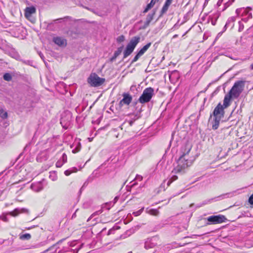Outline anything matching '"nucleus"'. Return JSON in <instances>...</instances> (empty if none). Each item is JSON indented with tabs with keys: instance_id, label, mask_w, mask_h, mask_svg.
Returning a JSON list of instances; mask_svg holds the SVG:
<instances>
[{
	"instance_id": "obj_1",
	"label": "nucleus",
	"mask_w": 253,
	"mask_h": 253,
	"mask_svg": "<svg viewBox=\"0 0 253 253\" xmlns=\"http://www.w3.org/2000/svg\"><path fill=\"white\" fill-rule=\"evenodd\" d=\"M192 145L190 143H186L182 146L180 150L181 155L177 161V165L175 166L174 169L172 171L175 173H180L183 170L191 166L196 159L193 153L191 150Z\"/></svg>"
},
{
	"instance_id": "obj_2",
	"label": "nucleus",
	"mask_w": 253,
	"mask_h": 253,
	"mask_svg": "<svg viewBox=\"0 0 253 253\" xmlns=\"http://www.w3.org/2000/svg\"><path fill=\"white\" fill-rule=\"evenodd\" d=\"M245 82L243 81H238L236 82L232 88L229 92L233 98H237L242 92L245 86Z\"/></svg>"
},
{
	"instance_id": "obj_3",
	"label": "nucleus",
	"mask_w": 253,
	"mask_h": 253,
	"mask_svg": "<svg viewBox=\"0 0 253 253\" xmlns=\"http://www.w3.org/2000/svg\"><path fill=\"white\" fill-rule=\"evenodd\" d=\"M140 40V38L138 36H135L131 38L124 51V58L127 57L131 54L137 44L139 42Z\"/></svg>"
},
{
	"instance_id": "obj_4",
	"label": "nucleus",
	"mask_w": 253,
	"mask_h": 253,
	"mask_svg": "<svg viewBox=\"0 0 253 253\" xmlns=\"http://www.w3.org/2000/svg\"><path fill=\"white\" fill-rule=\"evenodd\" d=\"M154 95V89L151 87L146 88L140 96L138 101L141 103H145L149 102Z\"/></svg>"
},
{
	"instance_id": "obj_5",
	"label": "nucleus",
	"mask_w": 253,
	"mask_h": 253,
	"mask_svg": "<svg viewBox=\"0 0 253 253\" xmlns=\"http://www.w3.org/2000/svg\"><path fill=\"white\" fill-rule=\"evenodd\" d=\"M105 79L99 77L95 73L91 74L88 78V83L92 86H99L102 85Z\"/></svg>"
},
{
	"instance_id": "obj_6",
	"label": "nucleus",
	"mask_w": 253,
	"mask_h": 253,
	"mask_svg": "<svg viewBox=\"0 0 253 253\" xmlns=\"http://www.w3.org/2000/svg\"><path fill=\"white\" fill-rule=\"evenodd\" d=\"M28 212V210L25 208L22 209H15L14 211L11 212H9L6 213H3L2 215H0V219H1L4 222H8V219L6 217V215L9 214L13 216H17L20 213L26 212Z\"/></svg>"
},
{
	"instance_id": "obj_7",
	"label": "nucleus",
	"mask_w": 253,
	"mask_h": 253,
	"mask_svg": "<svg viewBox=\"0 0 253 253\" xmlns=\"http://www.w3.org/2000/svg\"><path fill=\"white\" fill-rule=\"evenodd\" d=\"M207 219L208 221L207 223V225H210L211 224H217L224 222L226 220V218L224 215L219 214L218 215L210 216Z\"/></svg>"
},
{
	"instance_id": "obj_8",
	"label": "nucleus",
	"mask_w": 253,
	"mask_h": 253,
	"mask_svg": "<svg viewBox=\"0 0 253 253\" xmlns=\"http://www.w3.org/2000/svg\"><path fill=\"white\" fill-rule=\"evenodd\" d=\"M159 243V238L158 236H154L150 238H148L145 242L144 247L148 250L152 249L156 247Z\"/></svg>"
},
{
	"instance_id": "obj_9",
	"label": "nucleus",
	"mask_w": 253,
	"mask_h": 253,
	"mask_svg": "<svg viewBox=\"0 0 253 253\" xmlns=\"http://www.w3.org/2000/svg\"><path fill=\"white\" fill-rule=\"evenodd\" d=\"M225 108L221 104L218 103L216 107L214 108L213 115L214 117H217L221 119L224 117V109Z\"/></svg>"
},
{
	"instance_id": "obj_10",
	"label": "nucleus",
	"mask_w": 253,
	"mask_h": 253,
	"mask_svg": "<svg viewBox=\"0 0 253 253\" xmlns=\"http://www.w3.org/2000/svg\"><path fill=\"white\" fill-rule=\"evenodd\" d=\"M122 96L123 98L119 102L120 107H122L124 105H128L132 99L131 96L127 93H124Z\"/></svg>"
},
{
	"instance_id": "obj_11",
	"label": "nucleus",
	"mask_w": 253,
	"mask_h": 253,
	"mask_svg": "<svg viewBox=\"0 0 253 253\" xmlns=\"http://www.w3.org/2000/svg\"><path fill=\"white\" fill-rule=\"evenodd\" d=\"M43 181H44V180L43 179L42 181H39L37 182L33 183L31 185V186H30L31 189L36 192H38L42 190L43 188Z\"/></svg>"
},
{
	"instance_id": "obj_12",
	"label": "nucleus",
	"mask_w": 253,
	"mask_h": 253,
	"mask_svg": "<svg viewBox=\"0 0 253 253\" xmlns=\"http://www.w3.org/2000/svg\"><path fill=\"white\" fill-rule=\"evenodd\" d=\"M53 42L59 46H66L67 44L66 40L62 37H56L54 38Z\"/></svg>"
},
{
	"instance_id": "obj_13",
	"label": "nucleus",
	"mask_w": 253,
	"mask_h": 253,
	"mask_svg": "<svg viewBox=\"0 0 253 253\" xmlns=\"http://www.w3.org/2000/svg\"><path fill=\"white\" fill-rule=\"evenodd\" d=\"M251 10V9L250 7L246 8L244 7L236 9V13L238 15H241L242 16H246Z\"/></svg>"
},
{
	"instance_id": "obj_14",
	"label": "nucleus",
	"mask_w": 253,
	"mask_h": 253,
	"mask_svg": "<svg viewBox=\"0 0 253 253\" xmlns=\"http://www.w3.org/2000/svg\"><path fill=\"white\" fill-rule=\"evenodd\" d=\"M236 21L235 17H230L226 23L224 27V30L225 31L228 27H231L232 28L234 27V22Z\"/></svg>"
},
{
	"instance_id": "obj_15",
	"label": "nucleus",
	"mask_w": 253,
	"mask_h": 253,
	"mask_svg": "<svg viewBox=\"0 0 253 253\" xmlns=\"http://www.w3.org/2000/svg\"><path fill=\"white\" fill-rule=\"evenodd\" d=\"M36 12V8L34 7H26L25 10V16L27 18L29 17L31 15Z\"/></svg>"
},
{
	"instance_id": "obj_16",
	"label": "nucleus",
	"mask_w": 253,
	"mask_h": 253,
	"mask_svg": "<svg viewBox=\"0 0 253 253\" xmlns=\"http://www.w3.org/2000/svg\"><path fill=\"white\" fill-rule=\"evenodd\" d=\"M231 98H233L232 96L229 93L225 96L223 100V104L222 105L225 108H226L230 105V101Z\"/></svg>"
},
{
	"instance_id": "obj_17",
	"label": "nucleus",
	"mask_w": 253,
	"mask_h": 253,
	"mask_svg": "<svg viewBox=\"0 0 253 253\" xmlns=\"http://www.w3.org/2000/svg\"><path fill=\"white\" fill-rule=\"evenodd\" d=\"M154 14H155V12H153L152 13H150L147 15L146 18V21H145V23H144V26L145 27L149 26L150 22L153 19V16H154Z\"/></svg>"
},
{
	"instance_id": "obj_18",
	"label": "nucleus",
	"mask_w": 253,
	"mask_h": 253,
	"mask_svg": "<svg viewBox=\"0 0 253 253\" xmlns=\"http://www.w3.org/2000/svg\"><path fill=\"white\" fill-rule=\"evenodd\" d=\"M123 49V46H122L117 49V50L115 52L114 55L110 59L111 62H112L116 60V58L122 53Z\"/></svg>"
},
{
	"instance_id": "obj_19",
	"label": "nucleus",
	"mask_w": 253,
	"mask_h": 253,
	"mask_svg": "<svg viewBox=\"0 0 253 253\" xmlns=\"http://www.w3.org/2000/svg\"><path fill=\"white\" fill-rule=\"evenodd\" d=\"M220 120V118L214 117V120L212 123V128L213 129L215 130L218 127Z\"/></svg>"
},
{
	"instance_id": "obj_20",
	"label": "nucleus",
	"mask_w": 253,
	"mask_h": 253,
	"mask_svg": "<svg viewBox=\"0 0 253 253\" xmlns=\"http://www.w3.org/2000/svg\"><path fill=\"white\" fill-rule=\"evenodd\" d=\"M58 248L57 244H55L45 250L44 253L50 252V253H54L57 251Z\"/></svg>"
},
{
	"instance_id": "obj_21",
	"label": "nucleus",
	"mask_w": 253,
	"mask_h": 253,
	"mask_svg": "<svg viewBox=\"0 0 253 253\" xmlns=\"http://www.w3.org/2000/svg\"><path fill=\"white\" fill-rule=\"evenodd\" d=\"M146 212L150 215L155 216L158 215L159 213V211L158 210L153 209H149L147 208L146 210Z\"/></svg>"
},
{
	"instance_id": "obj_22",
	"label": "nucleus",
	"mask_w": 253,
	"mask_h": 253,
	"mask_svg": "<svg viewBox=\"0 0 253 253\" xmlns=\"http://www.w3.org/2000/svg\"><path fill=\"white\" fill-rule=\"evenodd\" d=\"M159 0H151L150 2L147 5L145 9L144 12H147L150 9H151L155 4Z\"/></svg>"
},
{
	"instance_id": "obj_23",
	"label": "nucleus",
	"mask_w": 253,
	"mask_h": 253,
	"mask_svg": "<svg viewBox=\"0 0 253 253\" xmlns=\"http://www.w3.org/2000/svg\"><path fill=\"white\" fill-rule=\"evenodd\" d=\"M151 45V42H149L147 44H146L145 45H144L138 52V53H139V54L142 55L149 48V47Z\"/></svg>"
},
{
	"instance_id": "obj_24",
	"label": "nucleus",
	"mask_w": 253,
	"mask_h": 253,
	"mask_svg": "<svg viewBox=\"0 0 253 253\" xmlns=\"http://www.w3.org/2000/svg\"><path fill=\"white\" fill-rule=\"evenodd\" d=\"M170 5V4L167 3V2L166 1L165 2V4L163 6L161 10V15L165 13L167 11L168 8Z\"/></svg>"
},
{
	"instance_id": "obj_25",
	"label": "nucleus",
	"mask_w": 253,
	"mask_h": 253,
	"mask_svg": "<svg viewBox=\"0 0 253 253\" xmlns=\"http://www.w3.org/2000/svg\"><path fill=\"white\" fill-rule=\"evenodd\" d=\"M31 238V235L29 233H26L23 235H21L20 236V239L21 240H30Z\"/></svg>"
},
{
	"instance_id": "obj_26",
	"label": "nucleus",
	"mask_w": 253,
	"mask_h": 253,
	"mask_svg": "<svg viewBox=\"0 0 253 253\" xmlns=\"http://www.w3.org/2000/svg\"><path fill=\"white\" fill-rule=\"evenodd\" d=\"M77 171V169L75 168H73L71 169H67L65 171L64 174L66 176H69L70 174H71L73 172H75Z\"/></svg>"
},
{
	"instance_id": "obj_27",
	"label": "nucleus",
	"mask_w": 253,
	"mask_h": 253,
	"mask_svg": "<svg viewBox=\"0 0 253 253\" xmlns=\"http://www.w3.org/2000/svg\"><path fill=\"white\" fill-rule=\"evenodd\" d=\"M3 79L6 81H10L12 79V77L9 73H5L3 75Z\"/></svg>"
},
{
	"instance_id": "obj_28",
	"label": "nucleus",
	"mask_w": 253,
	"mask_h": 253,
	"mask_svg": "<svg viewBox=\"0 0 253 253\" xmlns=\"http://www.w3.org/2000/svg\"><path fill=\"white\" fill-rule=\"evenodd\" d=\"M0 117L2 119H6L7 117V113L2 109L0 110Z\"/></svg>"
},
{
	"instance_id": "obj_29",
	"label": "nucleus",
	"mask_w": 253,
	"mask_h": 253,
	"mask_svg": "<svg viewBox=\"0 0 253 253\" xmlns=\"http://www.w3.org/2000/svg\"><path fill=\"white\" fill-rule=\"evenodd\" d=\"M248 14L246 15L247 16V17L246 18H242V21L245 22H247L248 20L249 19H251L252 18V13L250 12V11L249 12V13H248Z\"/></svg>"
},
{
	"instance_id": "obj_30",
	"label": "nucleus",
	"mask_w": 253,
	"mask_h": 253,
	"mask_svg": "<svg viewBox=\"0 0 253 253\" xmlns=\"http://www.w3.org/2000/svg\"><path fill=\"white\" fill-rule=\"evenodd\" d=\"M144 210V208H141L140 210L136 211H134L133 212L132 214L135 216H138L140 214H141V213L142 212V211H143Z\"/></svg>"
},
{
	"instance_id": "obj_31",
	"label": "nucleus",
	"mask_w": 253,
	"mask_h": 253,
	"mask_svg": "<svg viewBox=\"0 0 253 253\" xmlns=\"http://www.w3.org/2000/svg\"><path fill=\"white\" fill-rule=\"evenodd\" d=\"M142 55L139 54V53H137V54L134 56L133 60L131 62V64L133 63L134 62H136L138 60V59L140 58V56Z\"/></svg>"
},
{
	"instance_id": "obj_32",
	"label": "nucleus",
	"mask_w": 253,
	"mask_h": 253,
	"mask_svg": "<svg viewBox=\"0 0 253 253\" xmlns=\"http://www.w3.org/2000/svg\"><path fill=\"white\" fill-rule=\"evenodd\" d=\"M125 41V37L123 35H121L117 38V42H122Z\"/></svg>"
},
{
	"instance_id": "obj_33",
	"label": "nucleus",
	"mask_w": 253,
	"mask_h": 253,
	"mask_svg": "<svg viewBox=\"0 0 253 253\" xmlns=\"http://www.w3.org/2000/svg\"><path fill=\"white\" fill-rule=\"evenodd\" d=\"M244 26L243 24L241 21H239V29H238L239 32L242 31L244 29Z\"/></svg>"
},
{
	"instance_id": "obj_34",
	"label": "nucleus",
	"mask_w": 253,
	"mask_h": 253,
	"mask_svg": "<svg viewBox=\"0 0 253 253\" xmlns=\"http://www.w3.org/2000/svg\"><path fill=\"white\" fill-rule=\"evenodd\" d=\"M62 162H63L64 164L67 162V155H66L65 153H64V154L62 155Z\"/></svg>"
},
{
	"instance_id": "obj_35",
	"label": "nucleus",
	"mask_w": 253,
	"mask_h": 253,
	"mask_svg": "<svg viewBox=\"0 0 253 253\" xmlns=\"http://www.w3.org/2000/svg\"><path fill=\"white\" fill-rule=\"evenodd\" d=\"M64 164V163L60 161H58L57 162V163H56V166L57 167H58V168H60L62 166V165Z\"/></svg>"
},
{
	"instance_id": "obj_36",
	"label": "nucleus",
	"mask_w": 253,
	"mask_h": 253,
	"mask_svg": "<svg viewBox=\"0 0 253 253\" xmlns=\"http://www.w3.org/2000/svg\"><path fill=\"white\" fill-rule=\"evenodd\" d=\"M102 212V210H100L99 211H98L95 212H94L92 215H91V216H94L96 215H98L100 213H101Z\"/></svg>"
},
{
	"instance_id": "obj_37",
	"label": "nucleus",
	"mask_w": 253,
	"mask_h": 253,
	"mask_svg": "<svg viewBox=\"0 0 253 253\" xmlns=\"http://www.w3.org/2000/svg\"><path fill=\"white\" fill-rule=\"evenodd\" d=\"M181 24H178V22L176 23L174 25V26L172 27V28H171V30H174V29H178L179 26L181 25Z\"/></svg>"
},
{
	"instance_id": "obj_38",
	"label": "nucleus",
	"mask_w": 253,
	"mask_h": 253,
	"mask_svg": "<svg viewBox=\"0 0 253 253\" xmlns=\"http://www.w3.org/2000/svg\"><path fill=\"white\" fill-rule=\"evenodd\" d=\"M249 202L250 204L253 205V194H252L249 199Z\"/></svg>"
},
{
	"instance_id": "obj_39",
	"label": "nucleus",
	"mask_w": 253,
	"mask_h": 253,
	"mask_svg": "<svg viewBox=\"0 0 253 253\" xmlns=\"http://www.w3.org/2000/svg\"><path fill=\"white\" fill-rule=\"evenodd\" d=\"M177 176L176 175H172L171 177L170 178V179L172 180L173 181L176 180L177 179Z\"/></svg>"
},
{
	"instance_id": "obj_40",
	"label": "nucleus",
	"mask_w": 253,
	"mask_h": 253,
	"mask_svg": "<svg viewBox=\"0 0 253 253\" xmlns=\"http://www.w3.org/2000/svg\"><path fill=\"white\" fill-rule=\"evenodd\" d=\"M87 185V183L86 182H84L82 187H81L80 191L81 192Z\"/></svg>"
},
{
	"instance_id": "obj_41",
	"label": "nucleus",
	"mask_w": 253,
	"mask_h": 253,
	"mask_svg": "<svg viewBox=\"0 0 253 253\" xmlns=\"http://www.w3.org/2000/svg\"><path fill=\"white\" fill-rule=\"evenodd\" d=\"M173 182L170 179H169L167 182V185L169 186Z\"/></svg>"
},
{
	"instance_id": "obj_42",
	"label": "nucleus",
	"mask_w": 253,
	"mask_h": 253,
	"mask_svg": "<svg viewBox=\"0 0 253 253\" xmlns=\"http://www.w3.org/2000/svg\"><path fill=\"white\" fill-rule=\"evenodd\" d=\"M65 122L64 117L62 116L61 118V124L63 125V124Z\"/></svg>"
},
{
	"instance_id": "obj_43",
	"label": "nucleus",
	"mask_w": 253,
	"mask_h": 253,
	"mask_svg": "<svg viewBox=\"0 0 253 253\" xmlns=\"http://www.w3.org/2000/svg\"><path fill=\"white\" fill-rule=\"evenodd\" d=\"M136 178L139 180H141L142 179V176L141 175H137L136 176Z\"/></svg>"
},
{
	"instance_id": "obj_44",
	"label": "nucleus",
	"mask_w": 253,
	"mask_h": 253,
	"mask_svg": "<svg viewBox=\"0 0 253 253\" xmlns=\"http://www.w3.org/2000/svg\"><path fill=\"white\" fill-rule=\"evenodd\" d=\"M118 199H119V198H118V197H117V196H116V197L114 198V204L116 203L117 202V201L118 200Z\"/></svg>"
},
{
	"instance_id": "obj_45",
	"label": "nucleus",
	"mask_w": 253,
	"mask_h": 253,
	"mask_svg": "<svg viewBox=\"0 0 253 253\" xmlns=\"http://www.w3.org/2000/svg\"><path fill=\"white\" fill-rule=\"evenodd\" d=\"M114 231V230L113 229H110L108 232V235H110L111 234H112V232Z\"/></svg>"
},
{
	"instance_id": "obj_46",
	"label": "nucleus",
	"mask_w": 253,
	"mask_h": 253,
	"mask_svg": "<svg viewBox=\"0 0 253 253\" xmlns=\"http://www.w3.org/2000/svg\"><path fill=\"white\" fill-rule=\"evenodd\" d=\"M39 55L40 56L41 58L42 59H43L44 56H43V54L41 52H39Z\"/></svg>"
},
{
	"instance_id": "obj_47",
	"label": "nucleus",
	"mask_w": 253,
	"mask_h": 253,
	"mask_svg": "<svg viewBox=\"0 0 253 253\" xmlns=\"http://www.w3.org/2000/svg\"><path fill=\"white\" fill-rule=\"evenodd\" d=\"M79 150H80V149H77L73 150L72 151H73V153H76V152H78Z\"/></svg>"
},
{
	"instance_id": "obj_48",
	"label": "nucleus",
	"mask_w": 253,
	"mask_h": 253,
	"mask_svg": "<svg viewBox=\"0 0 253 253\" xmlns=\"http://www.w3.org/2000/svg\"><path fill=\"white\" fill-rule=\"evenodd\" d=\"M173 0H166V2H167V3H169V4H171L172 1Z\"/></svg>"
},
{
	"instance_id": "obj_49",
	"label": "nucleus",
	"mask_w": 253,
	"mask_h": 253,
	"mask_svg": "<svg viewBox=\"0 0 253 253\" xmlns=\"http://www.w3.org/2000/svg\"><path fill=\"white\" fill-rule=\"evenodd\" d=\"M133 122H134V121L131 120V121H129V125H130V126H132V124H133Z\"/></svg>"
},
{
	"instance_id": "obj_50",
	"label": "nucleus",
	"mask_w": 253,
	"mask_h": 253,
	"mask_svg": "<svg viewBox=\"0 0 253 253\" xmlns=\"http://www.w3.org/2000/svg\"><path fill=\"white\" fill-rule=\"evenodd\" d=\"M178 35L175 34V35H174L173 36L172 39L176 38L178 37Z\"/></svg>"
},
{
	"instance_id": "obj_51",
	"label": "nucleus",
	"mask_w": 253,
	"mask_h": 253,
	"mask_svg": "<svg viewBox=\"0 0 253 253\" xmlns=\"http://www.w3.org/2000/svg\"><path fill=\"white\" fill-rule=\"evenodd\" d=\"M250 68L252 70H253V63L251 65Z\"/></svg>"
},
{
	"instance_id": "obj_52",
	"label": "nucleus",
	"mask_w": 253,
	"mask_h": 253,
	"mask_svg": "<svg viewBox=\"0 0 253 253\" xmlns=\"http://www.w3.org/2000/svg\"><path fill=\"white\" fill-rule=\"evenodd\" d=\"M229 194H224L222 196H223L224 198L226 197V196L228 195Z\"/></svg>"
},
{
	"instance_id": "obj_53",
	"label": "nucleus",
	"mask_w": 253,
	"mask_h": 253,
	"mask_svg": "<svg viewBox=\"0 0 253 253\" xmlns=\"http://www.w3.org/2000/svg\"><path fill=\"white\" fill-rule=\"evenodd\" d=\"M68 118H69V119H70L71 118V114H70V112H68Z\"/></svg>"
},
{
	"instance_id": "obj_54",
	"label": "nucleus",
	"mask_w": 253,
	"mask_h": 253,
	"mask_svg": "<svg viewBox=\"0 0 253 253\" xmlns=\"http://www.w3.org/2000/svg\"><path fill=\"white\" fill-rule=\"evenodd\" d=\"M211 23H212V24L213 25H214L215 24V21H212Z\"/></svg>"
},
{
	"instance_id": "obj_55",
	"label": "nucleus",
	"mask_w": 253,
	"mask_h": 253,
	"mask_svg": "<svg viewBox=\"0 0 253 253\" xmlns=\"http://www.w3.org/2000/svg\"><path fill=\"white\" fill-rule=\"evenodd\" d=\"M188 31L186 32L183 35H182V37L184 36L187 33H188Z\"/></svg>"
},
{
	"instance_id": "obj_56",
	"label": "nucleus",
	"mask_w": 253,
	"mask_h": 253,
	"mask_svg": "<svg viewBox=\"0 0 253 253\" xmlns=\"http://www.w3.org/2000/svg\"><path fill=\"white\" fill-rule=\"evenodd\" d=\"M56 179V177H55V178L52 179V180L53 181L55 180Z\"/></svg>"
},
{
	"instance_id": "obj_57",
	"label": "nucleus",
	"mask_w": 253,
	"mask_h": 253,
	"mask_svg": "<svg viewBox=\"0 0 253 253\" xmlns=\"http://www.w3.org/2000/svg\"><path fill=\"white\" fill-rule=\"evenodd\" d=\"M62 19H57L56 20H55V21H58V20H61Z\"/></svg>"
},
{
	"instance_id": "obj_58",
	"label": "nucleus",
	"mask_w": 253,
	"mask_h": 253,
	"mask_svg": "<svg viewBox=\"0 0 253 253\" xmlns=\"http://www.w3.org/2000/svg\"><path fill=\"white\" fill-rule=\"evenodd\" d=\"M139 118V116H137V117H136V118L134 119V120H136V119H138V118Z\"/></svg>"
},
{
	"instance_id": "obj_59",
	"label": "nucleus",
	"mask_w": 253,
	"mask_h": 253,
	"mask_svg": "<svg viewBox=\"0 0 253 253\" xmlns=\"http://www.w3.org/2000/svg\"><path fill=\"white\" fill-rule=\"evenodd\" d=\"M127 253H132L131 252H128Z\"/></svg>"
},
{
	"instance_id": "obj_60",
	"label": "nucleus",
	"mask_w": 253,
	"mask_h": 253,
	"mask_svg": "<svg viewBox=\"0 0 253 253\" xmlns=\"http://www.w3.org/2000/svg\"><path fill=\"white\" fill-rule=\"evenodd\" d=\"M232 1H234V0H232Z\"/></svg>"
}]
</instances>
